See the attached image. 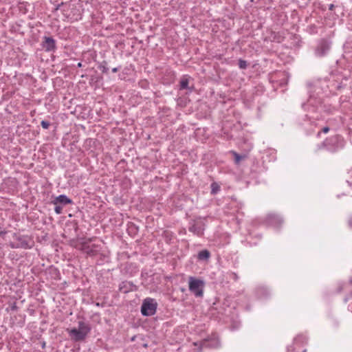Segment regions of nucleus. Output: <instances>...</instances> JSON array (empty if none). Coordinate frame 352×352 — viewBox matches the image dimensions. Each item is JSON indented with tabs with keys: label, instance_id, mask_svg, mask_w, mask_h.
Segmentation results:
<instances>
[{
	"label": "nucleus",
	"instance_id": "nucleus-1",
	"mask_svg": "<svg viewBox=\"0 0 352 352\" xmlns=\"http://www.w3.org/2000/svg\"><path fill=\"white\" fill-rule=\"evenodd\" d=\"M90 331V327L83 322H80L78 329L68 330L69 334L74 341L83 340Z\"/></svg>",
	"mask_w": 352,
	"mask_h": 352
},
{
	"label": "nucleus",
	"instance_id": "nucleus-2",
	"mask_svg": "<svg viewBox=\"0 0 352 352\" xmlns=\"http://www.w3.org/2000/svg\"><path fill=\"white\" fill-rule=\"evenodd\" d=\"M189 290L194 294L196 297H202L204 295V282L194 277H189Z\"/></svg>",
	"mask_w": 352,
	"mask_h": 352
},
{
	"label": "nucleus",
	"instance_id": "nucleus-3",
	"mask_svg": "<svg viewBox=\"0 0 352 352\" xmlns=\"http://www.w3.org/2000/svg\"><path fill=\"white\" fill-rule=\"evenodd\" d=\"M91 239H85L77 245V248L87 255L94 256L98 252V246L91 243Z\"/></svg>",
	"mask_w": 352,
	"mask_h": 352
},
{
	"label": "nucleus",
	"instance_id": "nucleus-4",
	"mask_svg": "<svg viewBox=\"0 0 352 352\" xmlns=\"http://www.w3.org/2000/svg\"><path fill=\"white\" fill-rule=\"evenodd\" d=\"M157 309V303L153 299L146 298L143 302L141 307V312L144 316H153Z\"/></svg>",
	"mask_w": 352,
	"mask_h": 352
},
{
	"label": "nucleus",
	"instance_id": "nucleus-5",
	"mask_svg": "<svg viewBox=\"0 0 352 352\" xmlns=\"http://www.w3.org/2000/svg\"><path fill=\"white\" fill-rule=\"evenodd\" d=\"M44 39L43 47L45 50L47 52L54 50L56 48L55 40L51 37H45Z\"/></svg>",
	"mask_w": 352,
	"mask_h": 352
},
{
	"label": "nucleus",
	"instance_id": "nucleus-6",
	"mask_svg": "<svg viewBox=\"0 0 352 352\" xmlns=\"http://www.w3.org/2000/svg\"><path fill=\"white\" fill-rule=\"evenodd\" d=\"M190 231L197 235H201L204 232V228L201 223L197 222L190 228Z\"/></svg>",
	"mask_w": 352,
	"mask_h": 352
},
{
	"label": "nucleus",
	"instance_id": "nucleus-7",
	"mask_svg": "<svg viewBox=\"0 0 352 352\" xmlns=\"http://www.w3.org/2000/svg\"><path fill=\"white\" fill-rule=\"evenodd\" d=\"M72 203V200L69 199L67 196L64 195H61L56 197L54 201V204L57 205L58 204H63L64 205L69 204Z\"/></svg>",
	"mask_w": 352,
	"mask_h": 352
},
{
	"label": "nucleus",
	"instance_id": "nucleus-8",
	"mask_svg": "<svg viewBox=\"0 0 352 352\" xmlns=\"http://www.w3.org/2000/svg\"><path fill=\"white\" fill-rule=\"evenodd\" d=\"M19 239L20 240L21 243H17L16 245H12V248H25V249L30 248V245H28V243L25 238H19Z\"/></svg>",
	"mask_w": 352,
	"mask_h": 352
},
{
	"label": "nucleus",
	"instance_id": "nucleus-9",
	"mask_svg": "<svg viewBox=\"0 0 352 352\" xmlns=\"http://www.w3.org/2000/svg\"><path fill=\"white\" fill-rule=\"evenodd\" d=\"M210 254L209 251L204 250L199 252L198 258L199 260H207L209 258Z\"/></svg>",
	"mask_w": 352,
	"mask_h": 352
},
{
	"label": "nucleus",
	"instance_id": "nucleus-10",
	"mask_svg": "<svg viewBox=\"0 0 352 352\" xmlns=\"http://www.w3.org/2000/svg\"><path fill=\"white\" fill-rule=\"evenodd\" d=\"M189 78L187 76H184L180 80V89H187L188 85Z\"/></svg>",
	"mask_w": 352,
	"mask_h": 352
},
{
	"label": "nucleus",
	"instance_id": "nucleus-11",
	"mask_svg": "<svg viewBox=\"0 0 352 352\" xmlns=\"http://www.w3.org/2000/svg\"><path fill=\"white\" fill-rule=\"evenodd\" d=\"M239 67L241 69H245L247 67V62L243 60H239Z\"/></svg>",
	"mask_w": 352,
	"mask_h": 352
},
{
	"label": "nucleus",
	"instance_id": "nucleus-12",
	"mask_svg": "<svg viewBox=\"0 0 352 352\" xmlns=\"http://www.w3.org/2000/svg\"><path fill=\"white\" fill-rule=\"evenodd\" d=\"M41 125L43 129H47L50 126V123L47 121L42 120L41 122Z\"/></svg>",
	"mask_w": 352,
	"mask_h": 352
},
{
	"label": "nucleus",
	"instance_id": "nucleus-13",
	"mask_svg": "<svg viewBox=\"0 0 352 352\" xmlns=\"http://www.w3.org/2000/svg\"><path fill=\"white\" fill-rule=\"evenodd\" d=\"M54 211L56 214H60L62 212V207L56 206L54 208Z\"/></svg>",
	"mask_w": 352,
	"mask_h": 352
},
{
	"label": "nucleus",
	"instance_id": "nucleus-14",
	"mask_svg": "<svg viewBox=\"0 0 352 352\" xmlns=\"http://www.w3.org/2000/svg\"><path fill=\"white\" fill-rule=\"evenodd\" d=\"M218 190V186L215 183L212 184V192L215 193Z\"/></svg>",
	"mask_w": 352,
	"mask_h": 352
},
{
	"label": "nucleus",
	"instance_id": "nucleus-15",
	"mask_svg": "<svg viewBox=\"0 0 352 352\" xmlns=\"http://www.w3.org/2000/svg\"><path fill=\"white\" fill-rule=\"evenodd\" d=\"M322 131L324 133H327L329 131V128L326 126V127H324L322 129Z\"/></svg>",
	"mask_w": 352,
	"mask_h": 352
},
{
	"label": "nucleus",
	"instance_id": "nucleus-16",
	"mask_svg": "<svg viewBox=\"0 0 352 352\" xmlns=\"http://www.w3.org/2000/svg\"><path fill=\"white\" fill-rule=\"evenodd\" d=\"M234 155H235L236 162H239L241 159L240 156L236 153H234Z\"/></svg>",
	"mask_w": 352,
	"mask_h": 352
},
{
	"label": "nucleus",
	"instance_id": "nucleus-17",
	"mask_svg": "<svg viewBox=\"0 0 352 352\" xmlns=\"http://www.w3.org/2000/svg\"><path fill=\"white\" fill-rule=\"evenodd\" d=\"M117 71H118L117 68H113V69H112V72H116Z\"/></svg>",
	"mask_w": 352,
	"mask_h": 352
},
{
	"label": "nucleus",
	"instance_id": "nucleus-18",
	"mask_svg": "<svg viewBox=\"0 0 352 352\" xmlns=\"http://www.w3.org/2000/svg\"><path fill=\"white\" fill-rule=\"evenodd\" d=\"M78 67H81V63H79L78 64Z\"/></svg>",
	"mask_w": 352,
	"mask_h": 352
}]
</instances>
